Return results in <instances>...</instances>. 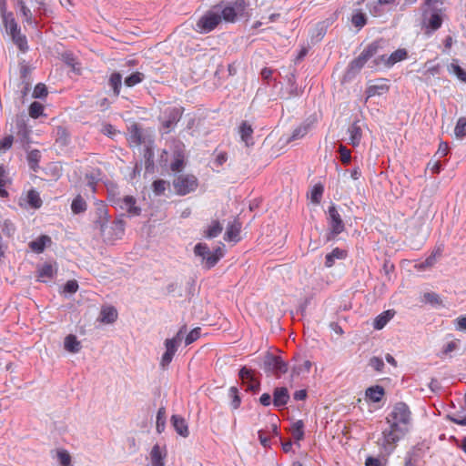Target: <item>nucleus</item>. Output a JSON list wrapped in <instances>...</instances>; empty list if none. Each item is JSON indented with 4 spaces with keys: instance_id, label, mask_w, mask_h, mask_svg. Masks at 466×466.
<instances>
[{
    "instance_id": "nucleus-1",
    "label": "nucleus",
    "mask_w": 466,
    "mask_h": 466,
    "mask_svg": "<svg viewBox=\"0 0 466 466\" xmlns=\"http://www.w3.org/2000/svg\"><path fill=\"white\" fill-rule=\"evenodd\" d=\"M96 219L95 226L99 228L101 235L109 241L121 239L125 234L126 222L124 215L110 221V216L106 205L100 204L96 210Z\"/></svg>"
},
{
    "instance_id": "nucleus-2",
    "label": "nucleus",
    "mask_w": 466,
    "mask_h": 466,
    "mask_svg": "<svg viewBox=\"0 0 466 466\" xmlns=\"http://www.w3.org/2000/svg\"><path fill=\"white\" fill-rule=\"evenodd\" d=\"M248 6V0H221L216 4L222 22L226 24H235L239 20L248 21L250 16L247 11Z\"/></svg>"
},
{
    "instance_id": "nucleus-3",
    "label": "nucleus",
    "mask_w": 466,
    "mask_h": 466,
    "mask_svg": "<svg viewBox=\"0 0 466 466\" xmlns=\"http://www.w3.org/2000/svg\"><path fill=\"white\" fill-rule=\"evenodd\" d=\"M383 43V39L372 41L363 49L359 56L351 60L343 75L342 82H351L360 74L365 64L373 56H377L379 51L382 48Z\"/></svg>"
},
{
    "instance_id": "nucleus-4",
    "label": "nucleus",
    "mask_w": 466,
    "mask_h": 466,
    "mask_svg": "<svg viewBox=\"0 0 466 466\" xmlns=\"http://www.w3.org/2000/svg\"><path fill=\"white\" fill-rule=\"evenodd\" d=\"M194 254L201 258L203 268L209 270L221 260L225 255V250L223 246H218L211 250L207 243L198 242L194 247Z\"/></svg>"
},
{
    "instance_id": "nucleus-5",
    "label": "nucleus",
    "mask_w": 466,
    "mask_h": 466,
    "mask_svg": "<svg viewBox=\"0 0 466 466\" xmlns=\"http://www.w3.org/2000/svg\"><path fill=\"white\" fill-rule=\"evenodd\" d=\"M421 12L422 27L425 34L430 36L442 26L444 12L442 8L439 7L421 8Z\"/></svg>"
},
{
    "instance_id": "nucleus-6",
    "label": "nucleus",
    "mask_w": 466,
    "mask_h": 466,
    "mask_svg": "<svg viewBox=\"0 0 466 466\" xmlns=\"http://www.w3.org/2000/svg\"><path fill=\"white\" fill-rule=\"evenodd\" d=\"M187 330L186 324L182 325L177 334L172 338L166 339L164 341L165 351L161 356L160 366L165 369L172 362L179 345L181 344L184 335Z\"/></svg>"
},
{
    "instance_id": "nucleus-7",
    "label": "nucleus",
    "mask_w": 466,
    "mask_h": 466,
    "mask_svg": "<svg viewBox=\"0 0 466 466\" xmlns=\"http://www.w3.org/2000/svg\"><path fill=\"white\" fill-rule=\"evenodd\" d=\"M327 216L329 229L325 235V241L328 243L334 241L345 230V224L334 203L329 206Z\"/></svg>"
},
{
    "instance_id": "nucleus-8",
    "label": "nucleus",
    "mask_w": 466,
    "mask_h": 466,
    "mask_svg": "<svg viewBox=\"0 0 466 466\" xmlns=\"http://www.w3.org/2000/svg\"><path fill=\"white\" fill-rule=\"evenodd\" d=\"M221 23V17L214 5L198 18L193 29L197 33L207 35L214 31Z\"/></svg>"
},
{
    "instance_id": "nucleus-9",
    "label": "nucleus",
    "mask_w": 466,
    "mask_h": 466,
    "mask_svg": "<svg viewBox=\"0 0 466 466\" xmlns=\"http://www.w3.org/2000/svg\"><path fill=\"white\" fill-rule=\"evenodd\" d=\"M261 368L267 375H275L277 378H280L288 372L289 363L281 356L267 352Z\"/></svg>"
},
{
    "instance_id": "nucleus-10",
    "label": "nucleus",
    "mask_w": 466,
    "mask_h": 466,
    "mask_svg": "<svg viewBox=\"0 0 466 466\" xmlns=\"http://www.w3.org/2000/svg\"><path fill=\"white\" fill-rule=\"evenodd\" d=\"M183 107L168 106L165 108L162 115L158 117L161 125V130L168 134L173 131L183 115Z\"/></svg>"
},
{
    "instance_id": "nucleus-11",
    "label": "nucleus",
    "mask_w": 466,
    "mask_h": 466,
    "mask_svg": "<svg viewBox=\"0 0 466 466\" xmlns=\"http://www.w3.org/2000/svg\"><path fill=\"white\" fill-rule=\"evenodd\" d=\"M284 79L286 81V87H281L279 91V96L280 99L290 100L303 95L305 87L298 85L296 69L286 75Z\"/></svg>"
},
{
    "instance_id": "nucleus-12",
    "label": "nucleus",
    "mask_w": 466,
    "mask_h": 466,
    "mask_svg": "<svg viewBox=\"0 0 466 466\" xmlns=\"http://www.w3.org/2000/svg\"><path fill=\"white\" fill-rule=\"evenodd\" d=\"M198 181L194 175H179L173 180V187L178 196H186L198 188Z\"/></svg>"
},
{
    "instance_id": "nucleus-13",
    "label": "nucleus",
    "mask_w": 466,
    "mask_h": 466,
    "mask_svg": "<svg viewBox=\"0 0 466 466\" xmlns=\"http://www.w3.org/2000/svg\"><path fill=\"white\" fill-rule=\"evenodd\" d=\"M402 439H404V437H400V435H398L392 431L384 429L381 432V438L378 440L377 443L384 455L389 457L395 451L398 442Z\"/></svg>"
},
{
    "instance_id": "nucleus-14",
    "label": "nucleus",
    "mask_w": 466,
    "mask_h": 466,
    "mask_svg": "<svg viewBox=\"0 0 466 466\" xmlns=\"http://www.w3.org/2000/svg\"><path fill=\"white\" fill-rule=\"evenodd\" d=\"M429 450L430 446L426 441L418 442L406 452L404 466H417L423 460Z\"/></svg>"
},
{
    "instance_id": "nucleus-15",
    "label": "nucleus",
    "mask_w": 466,
    "mask_h": 466,
    "mask_svg": "<svg viewBox=\"0 0 466 466\" xmlns=\"http://www.w3.org/2000/svg\"><path fill=\"white\" fill-rule=\"evenodd\" d=\"M16 134L19 141L22 144V147L29 146L32 142L31 127L27 125V118L25 115L17 116L15 118Z\"/></svg>"
},
{
    "instance_id": "nucleus-16",
    "label": "nucleus",
    "mask_w": 466,
    "mask_h": 466,
    "mask_svg": "<svg viewBox=\"0 0 466 466\" xmlns=\"http://www.w3.org/2000/svg\"><path fill=\"white\" fill-rule=\"evenodd\" d=\"M386 418L409 425L411 420V412L408 404L399 401Z\"/></svg>"
},
{
    "instance_id": "nucleus-17",
    "label": "nucleus",
    "mask_w": 466,
    "mask_h": 466,
    "mask_svg": "<svg viewBox=\"0 0 466 466\" xmlns=\"http://www.w3.org/2000/svg\"><path fill=\"white\" fill-rule=\"evenodd\" d=\"M186 166L185 161V151L184 145L177 144L175 145L174 149L172 151V160L170 163V169L174 173H180Z\"/></svg>"
},
{
    "instance_id": "nucleus-18",
    "label": "nucleus",
    "mask_w": 466,
    "mask_h": 466,
    "mask_svg": "<svg viewBox=\"0 0 466 466\" xmlns=\"http://www.w3.org/2000/svg\"><path fill=\"white\" fill-rule=\"evenodd\" d=\"M388 83L389 79L387 78H378L375 84L369 85L365 90V100L367 101L375 96H382L388 93L390 90V85Z\"/></svg>"
},
{
    "instance_id": "nucleus-19",
    "label": "nucleus",
    "mask_w": 466,
    "mask_h": 466,
    "mask_svg": "<svg viewBox=\"0 0 466 466\" xmlns=\"http://www.w3.org/2000/svg\"><path fill=\"white\" fill-rule=\"evenodd\" d=\"M15 9L23 16V23L34 28L38 26V21L34 17L32 11L25 0L15 1Z\"/></svg>"
},
{
    "instance_id": "nucleus-20",
    "label": "nucleus",
    "mask_w": 466,
    "mask_h": 466,
    "mask_svg": "<svg viewBox=\"0 0 466 466\" xmlns=\"http://www.w3.org/2000/svg\"><path fill=\"white\" fill-rule=\"evenodd\" d=\"M19 205L32 209H38L42 207L43 201L39 192L35 188L32 187L27 191L25 198L20 199Z\"/></svg>"
},
{
    "instance_id": "nucleus-21",
    "label": "nucleus",
    "mask_w": 466,
    "mask_h": 466,
    "mask_svg": "<svg viewBox=\"0 0 466 466\" xmlns=\"http://www.w3.org/2000/svg\"><path fill=\"white\" fill-rule=\"evenodd\" d=\"M155 145L153 140H148L143 147V157L145 159L146 172L152 174L155 172Z\"/></svg>"
},
{
    "instance_id": "nucleus-22",
    "label": "nucleus",
    "mask_w": 466,
    "mask_h": 466,
    "mask_svg": "<svg viewBox=\"0 0 466 466\" xmlns=\"http://www.w3.org/2000/svg\"><path fill=\"white\" fill-rule=\"evenodd\" d=\"M272 405L277 409L285 407L290 400V394L287 387H276L272 392Z\"/></svg>"
},
{
    "instance_id": "nucleus-23",
    "label": "nucleus",
    "mask_w": 466,
    "mask_h": 466,
    "mask_svg": "<svg viewBox=\"0 0 466 466\" xmlns=\"http://www.w3.org/2000/svg\"><path fill=\"white\" fill-rule=\"evenodd\" d=\"M57 274L56 263L45 262L37 266V281L46 283L47 279H53Z\"/></svg>"
},
{
    "instance_id": "nucleus-24",
    "label": "nucleus",
    "mask_w": 466,
    "mask_h": 466,
    "mask_svg": "<svg viewBox=\"0 0 466 466\" xmlns=\"http://www.w3.org/2000/svg\"><path fill=\"white\" fill-rule=\"evenodd\" d=\"M23 148L26 153L25 158L29 169L35 173L38 172L40 169L39 163L42 158L41 151L35 148L32 149L30 146H26Z\"/></svg>"
},
{
    "instance_id": "nucleus-25",
    "label": "nucleus",
    "mask_w": 466,
    "mask_h": 466,
    "mask_svg": "<svg viewBox=\"0 0 466 466\" xmlns=\"http://www.w3.org/2000/svg\"><path fill=\"white\" fill-rule=\"evenodd\" d=\"M170 423L174 431L182 438L189 436L188 423L185 418L178 414H173L170 418Z\"/></svg>"
},
{
    "instance_id": "nucleus-26",
    "label": "nucleus",
    "mask_w": 466,
    "mask_h": 466,
    "mask_svg": "<svg viewBox=\"0 0 466 466\" xmlns=\"http://www.w3.org/2000/svg\"><path fill=\"white\" fill-rule=\"evenodd\" d=\"M62 62L71 68V71L76 76L82 75V65L71 51H66L61 54Z\"/></svg>"
},
{
    "instance_id": "nucleus-27",
    "label": "nucleus",
    "mask_w": 466,
    "mask_h": 466,
    "mask_svg": "<svg viewBox=\"0 0 466 466\" xmlns=\"http://www.w3.org/2000/svg\"><path fill=\"white\" fill-rule=\"evenodd\" d=\"M123 84H124L123 76L120 72L114 71L108 76L107 86L110 88L109 92L114 96L117 97L120 95Z\"/></svg>"
},
{
    "instance_id": "nucleus-28",
    "label": "nucleus",
    "mask_w": 466,
    "mask_h": 466,
    "mask_svg": "<svg viewBox=\"0 0 466 466\" xmlns=\"http://www.w3.org/2000/svg\"><path fill=\"white\" fill-rule=\"evenodd\" d=\"M349 143L353 147H357L360 146L362 137V129L359 125V121L356 120L350 124L348 127Z\"/></svg>"
},
{
    "instance_id": "nucleus-29",
    "label": "nucleus",
    "mask_w": 466,
    "mask_h": 466,
    "mask_svg": "<svg viewBox=\"0 0 466 466\" xmlns=\"http://www.w3.org/2000/svg\"><path fill=\"white\" fill-rule=\"evenodd\" d=\"M241 224L238 220L229 222L227 226L224 239L228 242H238Z\"/></svg>"
},
{
    "instance_id": "nucleus-30",
    "label": "nucleus",
    "mask_w": 466,
    "mask_h": 466,
    "mask_svg": "<svg viewBox=\"0 0 466 466\" xmlns=\"http://www.w3.org/2000/svg\"><path fill=\"white\" fill-rule=\"evenodd\" d=\"M385 395V389L379 384L370 386L365 390V397L373 403L381 401Z\"/></svg>"
},
{
    "instance_id": "nucleus-31",
    "label": "nucleus",
    "mask_w": 466,
    "mask_h": 466,
    "mask_svg": "<svg viewBox=\"0 0 466 466\" xmlns=\"http://www.w3.org/2000/svg\"><path fill=\"white\" fill-rule=\"evenodd\" d=\"M253 127L252 125L248 121H242L238 127V134L240 136L241 141L245 143L247 147L252 146L254 144L253 141Z\"/></svg>"
},
{
    "instance_id": "nucleus-32",
    "label": "nucleus",
    "mask_w": 466,
    "mask_h": 466,
    "mask_svg": "<svg viewBox=\"0 0 466 466\" xmlns=\"http://www.w3.org/2000/svg\"><path fill=\"white\" fill-rule=\"evenodd\" d=\"M409 57L408 50L405 48H398L392 52L386 60V69H390L397 63L406 60Z\"/></svg>"
},
{
    "instance_id": "nucleus-33",
    "label": "nucleus",
    "mask_w": 466,
    "mask_h": 466,
    "mask_svg": "<svg viewBox=\"0 0 466 466\" xmlns=\"http://www.w3.org/2000/svg\"><path fill=\"white\" fill-rule=\"evenodd\" d=\"M347 256V250L338 247L334 248L331 252L326 254L324 265L329 268L334 266L336 259H345Z\"/></svg>"
},
{
    "instance_id": "nucleus-34",
    "label": "nucleus",
    "mask_w": 466,
    "mask_h": 466,
    "mask_svg": "<svg viewBox=\"0 0 466 466\" xmlns=\"http://www.w3.org/2000/svg\"><path fill=\"white\" fill-rule=\"evenodd\" d=\"M117 310L114 306H103L98 319L102 323L112 324L117 319Z\"/></svg>"
},
{
    "instance_id": "nucleus-35",
    "label": "nucleus",
    "mask_w": 466,
    "mask_h": 466,
    "mask_svg": "<svg viewBox=\"0 0 466 466\" xmlns=\"http://www.w3.org/2000/svg\"><path fill=\"white\" fill-rule=\"evenodd\" d=\"M56 143L62 147H67L71 143V136L67 128L64 126L56 127L55 130Z\"/></svg>"
},
{
    "instance_id": "nucleus-36",
    "label": "nucleus",
    "mask_w": 466,
    "mask_h": 466,
    "mask_svg": "<svg viewBox=\"0 0 466 466\" xmlns=\"http://www.w3.org/2000/svg\"><path fill=\"white\" fill-rule=\"evenodd\" d=\"M51 243V238L47 235H40L35 239L29 242L28 246L32 251L40 254L45 251L48 244Z\"/></svg>"
},
{
    "instance_id": "nucleus-37",
    "label": "nucleus",
    "mask_w": 466,
    "mask_h": 466,
    "mask_svg": "<svg viewBox=\"0 0 466 466\" xmlns=\"http://www.w3.org/2000/svg\"><path fill=\"white\" fill-rule=\"evenodd\" d=\"M395 311L393 309H387L380 313L373 320V329L376 330L382 329L394 317Z\"/></svg>"
},
{
    "instance_id": "nucleus-38",
    "label": "nucleus",
    "mask_w": 466,
    "mask_h": 466,
    "mask_svg": "<svg viewBox=\"0 0 466 466\" xmlns=\"http://www.w3.org/2000/svg\"><path fill=\"white\" fill-rule=\"evenodd\" d=\"M166 450H162L159 444H155L150 451L152 466H165Z\"/></svg>"
},
{
    "instance_id": "nucleus-39",
    "label": "nucleus",
    "mask_w": 466,
    "mask_h": 466,
    "mask_svg": "<svg viewBox=\"0 0 466 466\" xmlns=\"http://www.w3.org/2000/svg\"><path fill=\"white\" fill-rule=\"evenodd\" d=\"M421 301L424 304L431 305L434 309H442L445 307L440 295L433 291L425 292Z\"/></svg>"
},
{
    "instance_id": "nucleus-40",
    "label": "nucleus",
    "mask_w": 466,
    "mask_h": 466,
    "mask_svg": "<svg viewBox=\"0 0 466 466\" xmlns=\"http://www.w3.org/2000/svg\"><path fill=\"white\" fill-rule=\"evenodd\" d=\"M2 20L5 31L10 35H14L15 33H17L18 31H21V28L17 24L15 15L12 12H9L7 15H5V16L3 17Z\"/></svg>"
},
{
    "instance_id": "nucleus-41",
    "label": "nucleus",
    "mask_w": 466,
    "mask_h": 466,
    "mask_svg": "<svg viewBox=\"0 0 466 466\" xmlns=\"http://www.w3.org/2000/svg\"><path fill=\"white\" fill-rule=\"evenodd\" d=\"M129 132V137L128 141L130 143H134L137 146H140L141 144H145V138L143 136L142 128L137 124H134L130 127L128 129Z\"/></svg>"
},
{
    "instance_id": "nucleus-42",
    "label": "nucleus",
    "mask_w": 466,
    "mask_h": 466,
    "mask_svg": "<svg viewBox=\"0 0 466 466\" xmlns=\"http://www.w3.org/2000/svg\"><path fill=\"white\" fill-rule=\"evenodd\" d=\"M64 349L70 353H77L81 350V343L74 334L66 336Z\"/></svg>"
},
{
    "instance_id": "nucleus-43",
    "label": "nucleus",
    "mask_w": 466,
    "mask_h": 466,
    "mask_svg": "<svg viewBox=\"0 0 466 466\" xmlns=\"http://www.w3.org/2000/svg\"><path fill=\"white\" fill-rule=\"evenodd\" d=\"M228 398L230 399L229 406L231 410H236L239 409L242 403V396L237 386H231L228 392Z\"/></svg>"
},
{
    "instance_id": "nucleus-44",
    "label": "nucleus",
    "mask_w": 466,
    "mask_h": 466,
    "mask_svg": "<svg viewBox=\"0 0 466 466\" xmlns=\"http://www.w3.org/2000/svg\"><path fill=\"white\" fill-rule=\"evenodd\" d=\"M386 422L389 424V428L387 429L392 431L398 435H400V437H405L406 434L409 432L408 424L399 422L389 418H386Z\"/></svg>"
},
{
    "instance_id": "nucleus-45",
    "label": "nucleus",
    "mask_w": 466,
    "mask_h": 466,
    "mask_svg": "<svg viewBox=\"0 0 466 466\" xmlns=\"http://www.w3.org/2000/svg\"><path fill=\"white\" fill-rule=\"evenodd\" d=\"M223 230V227L218 220H212L210 225L204 231V237L207 239L217 238Z\"/></svg>"
},
{
    "instance_id": "nucleus-46",
    "label": "nucleus",
    "mask_w": 466,
    "mask_h": 466,
    "mask_svg": "<svg viewBox=\"0 0 466 466\" xmlns=\"http://www.w3.org/2000/svg\"><path fill=\"white\" fill-rule=\"evenodd\" d=\"M145 74L139 71L132 72L130 75L127 76L124 79V86L126 87L131 88L135 86L142 83L145 80Z\"/></svg>"
},
{
    "instance_id": "nucleus-47",
    "label": "nucleus",
    "mask_w": 466,
    "mask_h": 466,
    "mask_svg": "<svg viewBox=\"0 0 466 466\" xmlns=\"http://www.w3.org/2000/svg\"><path fill=\"white\" fill-rule=\"evenodd\" d=\"M351 23L360 30L368 24V16L362 10L356 9L351 16Z\"/></svg>"
},
{
    "instance_id": "nucleus-48",
    "label": "nucleus",
    "mask_w": 466,
    "mask_h": 466,
    "mask_svg": "<svg viewBox=\"0 0 466 466\" xmlns=\"http://www.w3.org/2000/svg\"><path fill=\"white\" fill-rule=\"evenodd\" d=\"M13 43L16 46V47L23 53H25L29 49L27 38L25 35L21 34V31L15 33L10 35Z\"/></svg>"
},
{
    "instance_id": "nucleus-49",
    "label": "nucleus",
    "mask_w": 466,
    "mask_h": 466,
    "mask_svg": "<svg viewBox=\"0 0 466 466\" xmlns=\"http://www.w3.org/2000/svg\"><path fill=\"white\" fill-rule=\"evenodd\" d=\"M123 204L130 215L139 216L141 214V208L137 206V200L133 196H125L123 198Z\"/></svg>"
},
{
    "instance_id": "nucleus-50",
    "label": "nucleus",
    "mask_w": 466,
    "mask_h": 466,
    "mask_svg": "<svg viewBox=\"0 0 466 466\" xmlns=\"http://www.w3.org/2000/svg\"><path fill=\"white\" fill-rule=\"evenodd\" d=\"M79 289V285L77 280L76 279H69L67 280L62 287L61 294L68 299L72 295L76 294Z\"/></svg>"
},
{
    "instance_id": "nucleus-51",
    "label": "nucleus",
    "mask_w": 466,
    "mask_h": 466,
    "mask_svg": "<svg viewBox=\"0 0 466 466\" xmlns=\"http://www.w3.org/2000/svg\"><path fill=\"white\" fill-rule=\"evenodd\" d=\"M305 425L302 420H298L292 424L291 431L292 437L296 442H299L305 437Z\"/></svg>"
},
{
    "instance_id": "nucleus-52",
    "label": "nucleus",
    "mask_w": 466,
    "mask_h": 466,
    "mask_svg": "<svg viewBox=\"0 0 466 466\" xmlns=\"http://www.w3.org/2000/svg\"><path fill=\"white\" fill-rule=\"evenodd\" d=\"M449 73L454 75L460 81L466 83V70L462 68L457 60H453L448 67Z\"/></svg>"
},
{
    "instance_id": "nucleus-53",
    "label": "nucleus",
    "mask_w": 466,
    "mask_h": 466,
    "mask_svg": "<svg viewBox=\"0 0 466 466\" xmlns=\"http://www.w3.org/2000/svg\"><path fill=\"white\" fill-rule=\"evenodd\" d=\"M87 208V204L81 195H77L71 203V210L74 214L84 213Z\"/></svg>"
},
{
    "instance_id": "nucleus-54",
    "label": "nucleus",
    "mask_w": 466,
    "mask_h": 466,
    "mask_svg": "<svg viewBox=\"0 0 466 466\" xmlns=\"http://www.w3.org/2000/svg\"><path fill=\"white\" fill-rule=\"evenodd\" d=\"M324 193V186L321 183L315 184L309 191V198L313 204H319Z\"/></svg>"
},
{
    "instance_id": "nucleus-55",
    "label": "nucleus",
    "mask_w": 466,
    "mask_h": 466,
    "mask_svg": "<svg viewBox=\"0 0 466 466\" xmlns=\"http://www.w3.org/2000/svg\"><path fill=\"white\" fill-rule=\"evenodd\" d=\"M28 114H29L30 117H32L34 119H37L41 116H46L45 115V106L38 101H34L30 104L29 107H28Z\"/></svg>"
},
{
    "instance_id": "nucleus-56",
    "label": "nucleus",
    "mask_w": 466,
    "mask_h": 466,
    "mask_svg": "<svg viewBox=\"0 0 466 466\" xmlns=\"http://www.w3.org/2000/svg\"><path fill=\"white\" fill-rule=\"evenodd\" d=\"M19 66H20L21 84H25L26 82L28 84H32V77H31L32 68H31V66L29 65H27L25 60H23L19 63Z\"/></svg>"
},
{
    "instance_id": "nucleus-57",
    "label": "nucleus",
    "mask_w": 466,
    "mask_h": 466,
    "mask_svg": "<svg viewBox=\"0 0 466 466\" xmlns=\"http://www.w3.org/2000/svg\"><path fill=\"white\" fill-rule=\"evenodd\" d=\"M56 458L60 466H73L71 455L66 449L56 450Z\"/></svg>"
},
{
    "instance_id": "nucleus-58",
    "label": "nucleus",
    "mask_w": 466,
    "mask_h": 466,
    "mask_svg": "<svg viewBox=\"0 0 466 466\" xmlns=\"http://www.w3.org/2000/svg\"><path fill=\"white\" fill-rule=\"evenodd\" d=\"M312 363L310 360H305L302 365H295L291 368V377H298L302 373H309Z\"/></svg>"
},
{
    "instance_id": "nucleus-59",
    "label": "nucleus",
    "mask_w": 466,
    "mask_h": 466,
    "mask_svg": "<svg viewBox=\"0 0 466 466\" xmlns=\"http://www.w3.org/2000/svg\"><path fill=\"white\" fill-rule=\"evenodd\" d=\"M48 95V89L46 84L37 83L33 90L32 96L35 99L44 100Z\"/></svg>"
},
{
    "instance_id": "nucleus-60",
    "label": "nucleus",
    "mask_w": 466,
    "mask_h": 466,
    "mask_svg": "<svg viewBox=\"0 0 466 466\" xmlns=\"http://www.w3.org/2000/svg\"><path fill=\"white\" fill-rule=\"evenodd\" d=\"M454 135L457 138H463L466 137V117L461 116L458 118L455 127Z\"/></svg>"
},
{
    "instance_id": "nucleus-61",
    "label": "nucleus",
    "mask_w": 466,
    "mask_h": 466,
    "mask_svg": "<svg viewBox=\"0 0 466 466\" xmlns=\"http://www.w3.org/2000/svg\"><path fill=\"white\" fill-rule=\"evenodd\" d=\"M200 335L201 329L198 327L192 329L188 333L186 332L183 338L185 346H189L190 344L197 341L200 338Z\"/></svg>"
},
{
    "instance_id": "nucleus-62",
    "label": "nucleus",
    "mask_w": 466,
    "mask_h": 466,
    "mask_svg": "<svg viewBox=\"0 0 466 466\" xmlns=\"http://www.w3.org/2000/svg\"><path fill=\"white\" fill-rule=\"evenodd\" d=\"M309 129V126L307 124H304V125H301V126L296 127L292 131V134H291L290 137L288 139V142L298 140V139L304 137L308 134Z\"/></svg>"
},
{
    "instance_id": "nucleus-63",
    "label": "nucleus",
    "mask_w": 466,
    "mask_h": 466,
    "mask_svg": "<svg viewBox=\"0 0 466 466\" xmlns=\"http://www.w3.org/2000/svg\"><path fill=\"white\" fill-rule=\"evenodd\" d=\"M460 343H461L460 339H454V340L447 342L446 344H444L442 346L441 350L439 353V357L444 358L445 356L449 355L451 352H452L458 349V346Z\"/></svg>"
},
{
    "instance_id": "nucleus-64",
    "label": "nucleus",
    "mask_w": 466,
    "mask_h": 466,
    "mask_svg": "<svg viewBox=\"0 0 466 466\" xmlns=\"http://www.w3.org/2000/svg\"><path fill=\"white\" fill-rule=\"evenodd\" d=\"M35 3L37 4L35 12L40 17H49L52 15L53 11L45 0H35Z\"/></svg>"
}]
</instances>
